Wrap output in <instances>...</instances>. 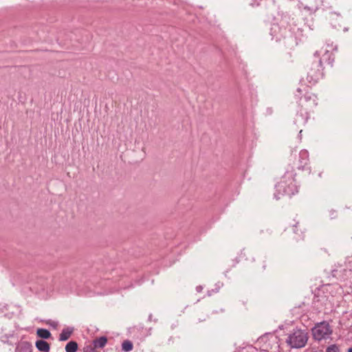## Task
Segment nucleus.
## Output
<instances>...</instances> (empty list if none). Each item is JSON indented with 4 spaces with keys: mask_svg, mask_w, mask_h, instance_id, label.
<instances>
[{
    "mask_svg": "<svg viewBox=\"0 0 352 352\" xmlns=\"http://www.w3.org/2000/svg\"><path fill=\"white\" fill-rule=\"evenodd\" d=\"M328 19L333 28L339 30L342 28V23L344 21L340 14L336 12H331L329 13Z\"/></svg>",
    "mask_w": 352,
    "mask_h": 352,
    "instance_id": "nucleus-7",
    "label": "nucleus"
},
{
    "mask_svg": "<svg viewBox=\"0 0 352 352\" xmlns=\"http://www.w3.org/2000/svg\"><path fill=\"white\" fill-rule=\"evenodd\" d=\"M122 349L125 352L131 351L133 349V344L130 340H124L122 344Z\"/></svg>",
    "mask_w": 352,
    "mask_h": 352,
    "instance_id": "nucleus-16",
    "label": "nucleus"
},
{
    "mask_svg": "<svg viewBox=\"0 0 352 352\" xmlns=\"http://www.w3.org/2000/svg\"><path fill=\"white\" fill-rule=\"evenodd\" d=\"M6 329H1V336H0V340L3 343H7L8 344H12L14 342L12 340H14V341H16V339L15 338V336L14 334V332H4Z\"/></svg>",
    "mask_w": 352,
    "mask_h": 352,
    "instance_id": "nucleus-8",
    "label": "nucleus"
},
{
    "mask_svg": "<svg viewBox=\"0 0 352 352\" xmlns=\"http://www.w3.org/2000/svg\"><path fill=\"white\" fill-rule=\"evenodd\" d=\"M327 352H340V350L337 345L331 344L327 347Z\"/></svg>",
    "mask_w": 352,
    "mask_h": 352,
    "instance_id": "nucleus-17",
    "label": "nucleus"
},
{
    "mask_svg": "<svg viewBox=\"0 0 352 352\" xmlns=\"http://www.w3.org/2000/svg\"><path fill=\"white\" fill-rule=\"evenodd\" d=\"M78 350V344L76 341H70L65 346L66 352H76Z\"/></svg>",
    "mask_w": 352,
    "mask_h": 352,
    "instance_id": "nucleus-14",
    "label": "nucleus"
},
{
    "mask_svg": "<svg viewBox=\"0 0 352 352\" xmlns=\"http://www.w3.org/2000/svg\"><path fill=\"white\" fill-rule=\"evenodd\" d=\"M285 21H281L280 24L274 23L270 29V34L272 39L279 41L282 38H286L290 32V29L284 26Z\"/></svg>",
    "mask_w": 352,
    "mask_h": 352,
    "instance_id": "nucleus-6",
    "label": "nucleus"
},
{
    "mask_svg": "<svg viewBox=\"0 0 352 352\" xmlns=\"http://www.w3.org/2000/svg\"><path fill=\"white\" fill-rule=\"evenodd\" d=\"M319 56L318 52L314 53L316 60L312 63L307 72V80L311 84H316L323 77L322 61H325L331 67L333 66L334 62V56L329 51H326L322 58H320Z\"/></svg>",
    "mask_w": 352,
    "mask_h": 352,
    "instance_id": "nucleus-3",
    "label": "nucleus"
},
{
    "mask_svg": "<svg viewBox=\"0 0 352 352\" xmlns=\"http://www.w3.org/2000/svg\"><path fill=\"white\" fill-rule=\"evenodd\" d=\"M313 352H317V351H313Z\"/></svg>",
    "mask_w": 352,
    "mask_h": 352,
    "instance_id": "nucleus-26",
    "label": "nucleus"
},
{
    "mask_svg": "<svg viewBox=\"0 0 352 352\" xmlns=\"http://www.w3.org/2000/svg\"><path fill=\"white\" fill-rule=\"evenodd\" d=\"M73 328H70V327H67V328H65L62 330L61 333H60V336H59V340L60 341H65V340H67L72 333H73Z\"/></svg>",
    "mask_w": 352,
    "mask_h": 352,
    "instance_id": "nucleus-12",
    "label": "nucleus"
},
{
    "mask_svg": "<svg viewBox=\"0 0 352 352\" xmlns=\"http://www.w3.org/2000/svg\"><path fill=\"white\" fill-rule=\"evenodd\" d=\"M275 197H276L277 199H279V197H278L277 196V195H276V194H275Z\"/></svg>",
    "mask_w": 352,
    "mask_h": 352,
    "instance_id": "nucleus-24",
    "label": "nucleus"
},
{
    "mask_svg": "<svg viewBox=\"0 0 352 352\" xmlns=\"http://www.w3.org/2000/svg\"><path fill=\"white\" fill-rule=\"evenodd\" d=\"M308 333L299 328L294 329L287 335L285 342L292 349H301L308 341Z\"/></svg>",
    "mask_w": 352,
    "mask_h": 352,
    "instance_id": "nucleus-4",
    "label": "nucleus"
},
{
    "mask_svg": "<svg viewBox=\"0 0 352 352\" xmlns=\"http://www.w3.org/2000/svg\"><path fill=\"white\" fill-rule=\"evenodd\" d=\"M83 352H98L96 349L91 344L85 346L83 348Z\"/></svg>",
    "mask_w": 352,
    "mask_h": 352,
    "instance_id": "nucleus-18",
    "label": "nucleus"
},
{
    "mask_svg": "<svg viewBox=\"0 0 352 352\" xmlns=\"http://www.w3.org/2000/svg\"><path fill=\"white\" fill-rule=\"evenodd\" d=\"M36 335L43 339H48L51 337L50 331L46 329H38Z\"/></svg>",
    "mask_w": 352,
    "mask_h": 352,
    "instance_id": "nucleus-13",
    "label": "nucleus"
},
{
    "mask_svg": "<svg viewBox=\"0 0 352 352\" xmlns=\"http://www.w3.org/2000/svg\"><path fill=\"white\" fill-rule=\"evenodd\" d=\"M265 269H266V264H265V261H264V263L262 266V270H263V271H264Z\"/></svg>",
    "mask_w": 352,
    "mask_h": 352,
    "instance_id": "nucleus-20",
    "label": "nucleus"
},
{
    "mask_svg": "<svg viewBox=\"0 0 352 352\" xmlns=\"http://www.w3.org/2000/svg\"><path fill=\"white\" fill-rule=\"evenodd\" d=\"M348 352H352V346L348 349Z\"/></svg>",
    "mask_w": 352,
    "mask_h": 352,
    "instance_id": "nucleus-23",
    "label": "nucleus"
},
{
    "mask_svg": "<svg viewBox=\"0 0 352 352\" xmlns=\"http://www.w3.org/2000/svg\"><path fill=\"white\" fill-rule=\"evenodd\" d=\"M295 97L298 99V110L294 122L305 124L309 118L310 113L314 112L318 104L317 96L308 91L305 87L304 89L298 88L295 93Z\"/></svg>",
    "mask_w": 352,
    "mask_h": 352,
    "instance_id": "nucleus-2",
    "label": "nucleus"
},
{
    "mask_svg": "<svg viewBox=\"0 0 352 352\" xmlns=\"http://www.w3.org/2000/svg\"><path fill=\"white\" fill-rule=\"evenodd\" d=\"M320 2L321 3H323V0H320Z\"/></svg>",
    "mask_w": 352,
    "mask_h": 352,
    "instance_id": "nucleus-25",
    "label": "nucleus"
},
{
    "mask_svg": "<svg viewBox=\"0 0 352 352\" xmlns=\"http://www.w3.org/2000/svg\"><path fill=\"white\" fill-rule=\"evenodd\" d=\"M309 162V153L306 150H301L298 153L297 161L293 162V166L289 164L281 177V179L276 185V189L279 195L292 196L298 192V188L295 179L296 173L294 167L298 170L306 169Z\"/></svg>",
    "mask_w": 352,
    "mask_h": 352,
    "instance_id": "nucleus-1",
    "label": "nucleus"
},
{
    "mask_svg": "<svg viewBox=\"0 0 352 352\" xmlns=\"http://www.w3.org/2000/svg\"><path fill=\"white\" fill-rule=\"evenodd\" d=\"M311 9L314 10H318V5H316L314 8H312Z\"/></svg>",
    "mask_w": 352,
    "mask_h": 352,
    "instance_id": "nucleus-21",
    "label": "nucleus"
},
{
    "mask_svg": "<svg viewBox=\"0 0 352 352\" xmlns=\"http://www.w3.org/2000/svg\"><path fill=\"white\" fill-rule=\"evenodd\" d=\"M202 289H203V287H202L201 285L197 286V287H196V290H197V292H201V290H202Z\"/></svg>",
    "mask_w": 352,
    "mask_h": 352,
    "instance_id": "nucleus-19",
    "label": "nucleus"
},
{
    "mask_svg": "<svg viewBox=\"0 0 352 352\" xmlns=\"http://www.w3.org/2000/svg\"><path fill=\"white\" fill-rule=\"evenodd\" d=\"M32 345L28 341L19 342L15 349V352H32Z\"/></svg>",
    "mask_w": 352,
    "mask_h": 352,
    "instance_id": "nucleus-9",
    "label": "nucleus"
},
{
    "mask_svg": "<svg viewBox=\"0 0 352 352\" xmlns=\"http://www.w3.org/2000/svg\"><path fill=\"white\" fill-rule=\"evenodd\" d=\"M35 345L37 349L42 352H49L50 350L49 343L43 340H37Z\"/></svg>",
    "mask_w": 352,
    "mask_h": 352,
    "instance_id": "nucleus-10",
    "label": "nucleus"
},
{
    "mask_svg": "<svg viewBox=\"0 0 352 352\" xmlns=\"http://www.w3.org/2000/svg\"><path fill=\"white\" fill-rule=\"evenodd\" d=\"M107 342V338L105 336H101L98 338L94 339L92 342V345L96 348L102 349Z\"/></svg>",
    "mask_w": 352,
    "mask_h": 352,
    "instance_id": "nucleus-11",
    "label": "nucleus"
},
{
    "mask_svg": "<svg viewBox=\"0 0 352 352\" xmlns=\"http://www.w3.org/2000/svg\"><path fill=\"white\" fill-rule=\"evenodd\" d=\"M299 223L298 222H296L295 224L293 225V230H294V232L297 235L295 239L296 240H299L300 239H303L304 237V235H303V231L300 229V232H298V230H297V227L298 226Z\"/></svg>",
    "mask_w": 352,
    "mask_h": 352,
    "instance_id": "nucleus-15",
    "label": "nucleus"
},
{
    "mask_svg": "<svg viewBox=\"0 0 352 352\" xmlns=\"http://www.w3.org/2000/svg\"><path fill=\"white\" fill-rule=\"evenodd\" d=\"M332 332V329L327 321H322L316 324L312 329L313 338L318 341L330 338Z\"/></svg>",
    "mask_w": 352,
    "mask_h": 352,
    "instance_id": "nucleus-5",
    "label": "nucleus"
},
{
    "mask_svg": "<svg viewBox=\"0 0 352 352\" xmlns=\"http://www.w3.org/2000/svg\"><path fill=\"white\" fill-rule=\"evenodd\" d=\"M348 30H349L348 28H346V27L343 28L344 32H346V31H348Z\"/></svg>",
    "mask_w": 352,
    "mask_h": 352,
    "instance_id": "nucleus-22",
    "label": "nucleus"
}]
</instances>
